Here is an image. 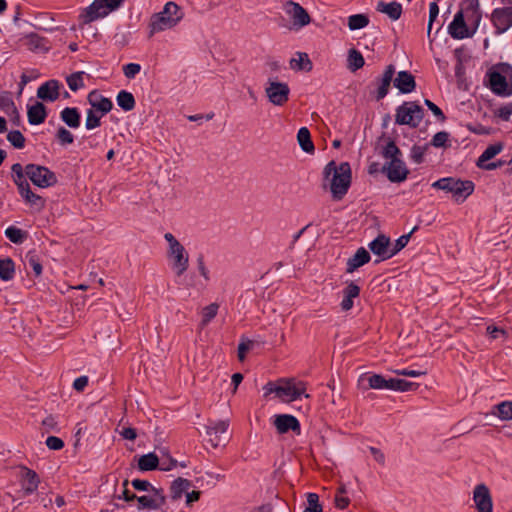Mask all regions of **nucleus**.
Listing matches in <instances>:
<instances>
[{"label": "nucleus", "mask_w": 512, "mask_h": 512, "mask_svg": "<svg viewBox=\"0 0 512 512\" xmlns=\"http://www.w3.org/2000/svg\"><path fill=\"white\" fill-rule=\"evenodd\" d=\"M11 171L13 182L24 201L38 210L44 209L46 200L32 191L27 178L39 188H48L57 183L56 174L49 168L37 164H27L23 167L20 163H15Z\"/></svg>", "instance_id": "nucleus-1"}, {"label": "nucleus", "mask_w": 512, "mask_h": 512, "mask_svg": "<svg viewBox=\"0 0 512 512\" xmlns=\"http://www.w3.org/2000/svg\"><path fill=\"white\" fill-rule=\"evenodd\" d=\"M330 180V191L336 200H341L347 193L351 184V167L349 163L343 162L339 166L334 161L329 162L324 169V176Z\"/></svg>", "instance_id": "nucleus-2"}, {"label": "nucleus", "mask_w": 512, "mask_h": 512, "mask_svg": "<svg viewBox=\"0 0 512 512\" xmlns=\"http://www.w3.org/2000/svg\"><path fill=\"white\" fill-rule=\"evenodd\" d=\"M183 13L175 2L165 4L163 10L151 16L149 22V37L155 33L171 29L182 19Z\"/></svg>", "instance_id": "nucleus-3"}, {"label": "nucleus", "mask_w": 512, "mask_h": 512, "mask_svg": "<svg viewBox=\"0 0 512 512\" xmlns=\"http://www.w3.org/2000/svg\"><path fill=\"white\" fill-rule=\"evenodd\" d=\"M433 188L451 193L455 201H464L474 192L475 185L470 180L453 177L441 178L432 184Z\"/></svg>", "instance_id": "nucleus-4"}, {"label": "nucleus", "mask_w": 512, "mask_h": 512, "mask_svg": "<svg viewBox=\"0 0 512 512\" xmlns=\"http://www.w3.org/2000/svg\"><path fill=\"white\" fill-rule=\"evenodd\" d=\"M498 70H489L487 73L489 88L491 91L502 97L512 95V80H508L506 74L512 73V67L508 64H500Z\"/></svg>", "instance_id": "nucleus-5"}, {"label": "nucleus", "mask_w": 512, "mask_h": 512, "mask_svg": "<svg viewBox=\"0 0 512 512\" xmlns=\"http://www.w3.org/2000/svg\"><path fill=\"white\" fill-rule=\"evenodd\" d=\"M424 118V110L416 101H406L398 106L395 114V123L417 128Z\"/></svg>", "instance_id": "nucleus-6"}, {"label": "nucleus", "mask_w": 512, "mask_h": 512, "mask_svg": "<svg viewBox=\"0 0 512 512\" xmlns=\"http://www.w3.org/2000/svg\"><path fill=\"white\" fill-rule=\"evenodd\" d=\"M307 386L303 381L294 378H283L277 383L275 394L284 402H292L299 399L306 391Z\"/></svg>", "instance_id": "nucleus-7"}, {"label": "nucleus", "mask_w": 512, "mask_h": 512, "mask_svg": "<svg viewBox=\"0 0 512 512\" xmlns=\"http://www.w3.org/2000/svg\"><path fill=\"white\" fill-rule=\"evenodd\" d=\"M458 12L463 14L467 23L471 26L473 31L476 32L482 19V11L480 9L479 1L465 0Z\"/></svg>", "instance_id": "nucleus-8"}, {"label": "nucleus", "mask_w": 512, "mask_h": 512, "mask_svg": "<svg viewBox=\"0 0 512 512\" xmlns=\"http://www.w3.org/2000/svg\"><path fill=\"white\" fill-rule=\"evenodd\" d=\"M448 32L454 39H464L472 37L475 31L467 23L462 13L457 12L453 21L448 26Z\"/></svg>", "instance_id": "nucleus-9"}, {"label": "nucleus", "mask_w": 512, "mask_h": 512, "mask_svg": "<svg viewBox=\"0 0 512 512\" xmlns=\"http://www.w3.org/2000/svg\"><path fill=\"white\" fill-rule=\"evenodd\" d=\"M491 22L497 34L506 32L512 26V7L494 9L491 14Z\"/></svg>", "instance_id": "nucleus-10"}, {"label": "nucleus", "mask_w": 512, "mask_h": 512, "mask_svg": "<svg viewBox=\"0 0 512 512\" xmlns=\"http://www.w3.org/2000/svg\"><path fill=\"white\" fill-rule=\"evenodd\" d=\"M109 13L110 9H108L105 4L100 0H94L93 3L80 14V23L82 25L89 24L99 18L107 16Z\"/></svg>", "instance_id": "nucleus-11"}, {"label": "nucleus", "mask_w": 512, "mask_h": 512, "mask_svg": "<svg viewBox=\"0 0 512 512\" xmlns=\"http://www.w3.org/2000/svg\"><path fill=\"white\" fill-rule=\"evenodd\" d=\"M139 509H159L165 503L163 489L152 488L148 495L137 496Z\"/></svg>", "instance_id": "nucleus-12"}, {"label": "nucleus", "mask_w": 512, "mask_h": 512, "mask_svg": "<svg viewBox=\"0 0 512 512\" xmlns=\"http://www.w3.org/2000/svg\"><path fill=\"white\" fill-rule=\"evenodd\" d=\"M290 89L287 84L270 81L266 94L274 105L282 106L288 101Z\"/></svg>", "instance_id": "nucleus-13"}, {"label": "nucleus", "mask_w": 512, "mask_h": 512, "mask_svg": "<svg viewBox=\"0 0 512 512\" xmlns=\"http://www.w3.org/2000/svg\"><path fill=\"white\" fill-rule=\"evenodd\" d=\"M387 177L391 182H402L407 178L409 173L404 162L400 159H392L383 167Z\"/></svg>", "instance_id": "nucleus-14"}, {"label": "nucleus", "mask_w": 512, "mask_h": 512, "mask_svg": "<svg viewBox=\"0 0 512 512\" xmlns=\"http://www.w3.org/2000/svg\"><path fill=\"white\" fill-rule=\"evenodd\" d=\"M501 150L502 144L500 143L489 145L478 158L477 166L485 170H494L498 167H501L504 164L502 161L488 163V161L499 154Z\"/></svg>", "instance_id": "nucleus-15"}, {"label": "nucleus", "mask_w": 512, "mask_h": 512, "mask_svg": "<svg viewBox=\"0 0 512 512\" xmlns=\"http://www.w3.org/2000/svg\"><path fill=\"white\" fill-rule=\"evenodd\" d=\"M473 500L478 512H492V498L489 489L484 484L475 487Z\"/></svg>", "instance_id": "nucleus-16"}, {"label": "nucleus", "mask_w": 512, "mask_h": 512, "mask_svg": "<svg viewBox=\"0 0 512 512\" xmlns=\"http://www.w3.org/2000/svg\"><path fill=\"white\" fill-rule=\"evenodd\" d=\"M274 425L279 434L293 431L297 435L301 433L300 423L296 417L289 414H281L275 416Z\"/></svg>", "instance_id": "nucleus-17"}, {"label": "nucleus", "mask_w": 512, "mask_h": 512, "mask_svg": "<svg viewBox=\"0 0 512 512\" xmlns=\"http://www.w3.org/2000/svg\"><path fill=\"white\" fill-rule=\"evenodd\" d=\"M394 74H395V67H394V65L390 64L385 68L383 75L380 78L376 79L375 84L377 86V94H376L377 100L383 99L388 94L389 87L393 80Z\"/></svg>", "instance_id": "nucleus-18"}, {"label": "nucleus", "mask_w": 512, "mask_h": 512, "mask_svg": "<svg viewBox=\"0 0 512 512\" xmlns=\"http://www.w3.org/2000/svg\"><path fill=\"white\" fill-rule=\"evenodd\" d=\"M286 6L287 12L290 14L294 25L303 27L310 23L311 18L308 12L300 4L293 1H288Z\"/></svg>", "instance_id": "nucleus-19"}, {"label": "nucleus", "mask_w": 512, "mask_h": 512, "mask_svg": "<svg viewBox=\"0 0 512 512\" xmlns=\"http://www.w3.org/2000/svg\"><path fill=\"white\" fill-rule=\"evenodd\" d=\"M227 429L228 424L224 421H220L216 423L214 426L208 428L207 434L209 436V442L214 448L223 444L227 440Z\"/></svg>", "instance_id": "nucleus-20"}, {"label": "nucleus", "mask_w": 512, "mask_h": 512, "mask_svg": "<svg viewBox=\"0 0 512 512\" xmlns=\"http://www.w3.org/2000/svg\"><path fill=\"white\" fill-rule=\"evenodd\" d=\"M394 86L403 94L411 93L416 88L415 78L408 71H400L394 79Z\"/></svg>", "instance_id": "nucleus-21"}, {"label": "nucleus", "mask_w": 512, "mask_h": 512, "mask_svg": "<svg viewBox=\"0 0 512 512\" xmlns=\"http://www.w3.org/2000/svg\"><path fill=\"white\" fill-rule=\"evenodd\" d=\"M59 82L49 80L42 84L37 90V97L44 101H55L59 98Z\"/></svg>", "instance_id": "nucleus-22"}, {"label": "nucleus", "mask_w": 512, "mask_h": 512, "mask_svg": "<svg viewBox=\"0 0 512 512\" xmlns=\"http://www.w3.org/2000/svg\"><path fill=\"white\" fill-rule=\"evenodd\" d=\"M370 250L383 259L391 258L390 239L381 234L369 244Z\"/></svg>", "instance_id": "nucleus-23"}, {"label": "nucleus", "mask_w": 512, "mask_h": 512, "mask_svg": "<svg viewBox=\"0 0 512 512\" xmlns=\"http://www.w3.org/2000/svg\"><path fill=\"white\" fill-rule=\"evenodd\" d=\"M22 487L27 494L35 492L40 483L37 473L27 467H21Z\"/></svg>", "instance_id": "nucleus-24"}, {"label": "nucleus", "mask_w": 512, "mask_h": 512, "mask_svg": "<svg viewBox=\"0 0 512 512\" xmlns=\"http://www.w3.org/2000/svg\"><path fill=\"white\" fill-rule=\"evenodd\" d=\"M88 100L92 107L100 111L102 115L110 112L113 107V103L109 98L101 96L96 91L89 94Z\"/></svg>", "instance_id": "nucleus-25"}, {"label": "nucleus", "mask_w": 512, "mask_h": 512, "mask_svg": "<svg viewBox=\"0 0 512 512\" xmlns=\"http://www.w3.org/2000/svg\"><path fill=\"white\" fill-rule=\"evenodd\" d=\"M173 257V266L178 274H182L188 266V256L185 254L184 247L180 244L177 248L169 249Z\"/></svg>", "instance_id": "nucleus-26"}, {"label": "nucleus", "mask_w": 512, "mask_h": 512, "mask_svg": "<svg viewBox=\"0 0 512 512\" xmlns=\"http://www.w3.org/2000/svg\"><path fill=\"white\" fill-rule=\"evenodd\" d=\"M28 121L32 125L43 123L47 117L46 107L41 102H36L27 111Z\"/></svg>", "instance_id": "nucleus-27"}, {"label": "nucleus", "mask_w": 512, "mask_h": 512, "mask_svg": "<svg viewBox=\"0 0 512 512\" xmlns=\"http://www.w3.org/2000/svg\"><path fill=\"white\" fill-rule=\"evenodd\" d=\"M376 10L388 15V17L392 20H398L402 15V6L396 1L390 3L380 1L377 4Z\"/></svg>", "instance_id": "nucleus-28"}, {"label": "nucleus", "mask_w": 512, "mask_h": 512, "mask_svg": "<svg viewBox=\"0 0 512 512\" xmlns=\"http://www.w3.org/2000/svg\"><path fill=\"white\" fill-rule=\"evenodd\" d=\"M369 260H370L369 252L365 248L361 247L356 251V253L353 255V257L348 259L347 271L353 272L357 268L368 263Z\"/></svg>", "instance_id": "nucleus-29"}, {"label": "nucleus", "mask_w": 512, "mask_h": 512, "mask_svg": "<svg viewBox=\"0 0 512 512\" xmlns=\"http://www.w3.org/2000/svg\"><path fill=\"white\" fill-rule=\"evenodd\" d=\"M23 45L30 51H38L46 49V40L45 38L39 36L38 34L31 33L26 35L22 39Z\"/></svg>", "instance_id": "nucleus-30"}, {"label": "nucleus", "mask_w": 512, "mask_h": 512, "mask_svg": "<svg viewBox=\"0 0 512 512\" xmlns=\"http://www.w3.org/2000/svg\"><path fill=\"white\" fill-rule=\"evenodd\" d=\"M191 482L184 478H177L171 485V497L174 500L180 499L183 493H187Z\"/></svg>", "instance_id": "nucleus-31"}, {"label": "nucleus", "mask_w": 512, "mask_h": 512, "mask_svg": "<svg viewBox=\"0 0 512 512\" xmlns=\"http://www.w3.org/2000/svg\"><path fill=\"white\" fill-rule=\"evenodd\" d=\"M159 458L155 453H149L139 458L138 468L141 471H151L158 467Z\"/></svg>", "instance_id": "nucleus-32"}, {"label": "nucleus", "mask_w": 512, "mask_h": 512, "mask_svg": "<svg viewBox=\"0 0 512 512\" xmlns=\"http://www.w3.org/2000/svg\"><path fill=\"white\" fill-rule=\"evenodd\" d=\"M61 119L71 128H77L80 125V114L76 108H65L61 112Z\"/></svg>", "instance_id": "nucleus-33"}, {"label": "nucleus", "mask_w": 512, "mask_h": 512, "mask_svg": "<svg viewBox=\"0 0 512 512\" xmlns=\"http://www.w3.org/2000/svg\"><path fill=\"white\" fill-rule=\"evenodd\" d=\"M116 100L119 107H121L124 111L133 110L136 104L135 98L132 95V93L126 90H121L118 93Z\"/></svg>", "instance_id": "nucleus-34"}, {"label": "nucleus", "mask_w": 512, "mask_h": 512, "mask_svg": "<svg viewBox=\"0 0 512 512\" xmlns=\"http://www.w3.org/2000/svg\"><path fill=\"white\" fill-rule=\"evenodd\" d=\"M298 142L301 146V148L308 153H311L314 151V144L311 140V134L308 128L302 127L299 129L297 134Z\"/></svg>", "instance_id": "nucleus-35"}, {"label": "nucleus", "mask_w": 512, "mask_h": 512, "mask_svg": "<svg viewBox=\"0 0 512 512\" xmlns=\"http://www.w3.org/2000/svg\"><path fill=\"white\" fill-rule=\"evenodd\" d=\"M388 383V389L402 392L416 390L419 386L417 383L408 382L403 379H389Z\"/></svg>", "instance_id": "nucleus-36"}, {"label": "nucleus", "mask_w": 512, "mask_h": 512, "mask_svg": "<svg viewBox=\"0 0 512 512\" xmlns=\"http://www.w3.org/2000/svg\"><path fill=\"white\" fill-rule=\"evenodd\" d=\"M364 64L365 60L362 54L356 49H351L348 54V68L355 72L361 69Z\"/></svg>", "instance_id": "nucleus-37"}, {"label": "nucleus", "mask_w": 512, "mask_h": 512, "mask_svg": "<svg viewBox=\"0 0 512 512\" xmlns=\"http://www.w3.org/2000/svg\"><path fill=\"white\" fill-rule=\"evenodd\" d=\"M298 58H293L290 61L292 69L310 71L312 69V62L306 53H297Z\"/></svg>", "instance_id": "nucleus-38"}, {"label": "nucleus", "mask_w": 512, "mask_h": 512, "mask_svg": "<svg viewBox=\"0 0 512 512\" xmlns=\"http://www.w3.org/2000/svg\"><path fill=\"white\" fill-rule=\"evenodd\" d=\"M493 414L502 420L512 419V401H503L494 407Z\"/></svg>", "instance_id": "nucleus-39"}, {"label": "nucleus", "mask_w": 512, "mask_h": 512, "mask_svg": "<svg viewBox=\"0 0 512 512\" xmlns=\"http://www.w3.org/2000/svg\"><path fill=\"white\" fill-rule=\"evenodd\" d=\"M15 273L14 262L10 259L0 260V278L8 281L13 278Z\"/></svg>", "instance_id": "nucleus-40"}, {"label": "nucleus", "mask_w": 512, "mask_h": 512, "mask_svg": "<svg viewBox=\"0 0 512 512\" xmlns=\"http://www.w3.org/2000/svg\"><path fill=\"white\" fill-rule=\"evenodd\" d=\"M381 155L385 159L391 161L392 159L399 158L401 155V151L393 140H389L387 144L383 147Z\"/></svg>", "instance_id": "nucleus-41"}, {"label": "nucleus", "mask_w": 512, "mask_h": 512, "mask_svg": "<svg viewBox=\"0 0 512 512\" xmlns=\"http://www.w3.org/2000/svg\"><path fill=\"white\" fill-rule=\"evenodd\" d=\"M369 19L363 14H355L349 17L348 26L351 30L364 28L368 25Z\"/></svg>", "instance_id": "nucleus-42"}, {"label": "nucleus", "mask_w": 512, "mask_h": 512, "mask_svg": "<svg viewBox=\"0 0 512 512\" xmlns=\"http://www.w3.org/2000/svg\"><path fill=\"white\" fill-rule=\"evenodd\" d=\"M7 140L17 149L25 147L26 139L19 130L10 131L7 134Z\"/></svg>", "instance_id": "nucleus-43"}, {"label": "nucleus", "mask_w": 512, "mask_h": 512, "mask_svg": "<svg viewBox=\"0 0 512 512\" xmlns=\"http://www.w3.org/2000/svg\"><path fill=\"white\" fill-rule=\"evenodd\" d=\"M307 504L308 506L305 508L303 512H322L323 508L319 502V496L316 493H308L307 494Z\"/></svg>", "instance_id": "nucleus-44"}, {"label": "nucleus", "mask_w": 512, "mask_h": 512, "mask_svg": "<svg viewBox=\"0 0 512 512\" xmlns=\"http://www.w3.org/2000/svg\"><path fill=\"white\" fill-rule=\"evenodd\" d=\"M218 308L217 303H212L202 309V326L207 325L217 315Z\"/></svg>", "instance_id": "nucleus-45"}, {"label": "nucleus", "mask_w": 512, "mask_h": 512, "mask_svg": "<svg viewBox=\"0 0 512 512\" xmlns=\"http://www.w3.org/2000/svg\"><path fill=\"white\" fill-rule=\"evenodd\" d=\"M83 74V72H76L67 77V84L72 91H77L84 86Z\"/></svg>", "instance_id": "nucleus-46"}, {"label": "nucleus", "mask_w": 512, "mask_h": 512, "mask_svg": "<svg viewBox=\"0 0 512 512\" xmlns=\"http://www.w3.org/2000/svg\"><path fill=\"white\" fill-rule=\"evenodd\" d=\"M5 234L7 238L16 244L22 243L25 238V233L14 226H10L6 229Z\"/></svg>", "instance_id": "nucleus-47"}, {"label": "nucleus", "mask_w": 512, "mask_h": 512, "mask_svg": "<svg viewBox=\"0 0 512 512\" xmlns=\"http://www.w3.org/2000/svg\"><path fill=\"white\" fill-rule=\"evenodd\" d=\"M360 290H347L342 302L341 308L343 311H349L354 304V299L359 297Z\"/></svg>", "instance_id": "nucleus-48"}, {"label": "nucleus", "mask_w": 512, "mask_h": 512, "mask_svg": "<svg viewBox=\"0 0 512 512\" xmlns=\"http://www.w3.org/2000/svg\"><path fill=\"white\" fill-rule=\"evenodd\" d=\"M369 387L373 389H388V380H386L383 376L374 374L368 379Z\"/></svg>", "instance_id": "nucleus-49"}, {"label": "nucleus", "mask_w": 512, "mask_h": 512, "mask_svg": "<svg viewBox=\"0 0 512 512\" xmlns=\"http://www.w3.org/2000/svg\"><path fill=\"white\" fill-rule=\"evenodd\" d=\"M103 115H98L94 110L90 109L87 112V118H86V128L87 129H94L96 127H99L101 122L100 119Z\"/></svg>", "instance_id": "nucleus-50"}, {"label": "nucleus", "mask_w": 512, "mask_h": 512, "mask_svg": "<svg viewBox=\"0 0 512 512\" xmlns=\"http://www.w3.org/2000/svg\"><path fill=\"white\" fill-rule=\"evenodd\" d=\"M409 239L410 234L402 235L400 238H398L393 247H390L391 257L402 250L408 244Z\"/></svg>", "instance_id": "nucleus-51"}, {"label": "nucleus", "mask_w": 512, "mask_h": 512, "mask_svg": "<svg viewBox=\"0 0 512 512\" xmlns=\"http://www.w3.org/2000/svg\"><path fill=\"white\" fill-rule=\"evenodd\" d=\"M141 70V66L137 63H129L123 67V73L128 79L134 78Z\"/></svg>", "instance_id": "nucleus-52"}, {"label": "nucleus", "mask_w": 512, "mask_h": 512, "mask_svg": "<svg viewBox=\"0 0 512 512\" xmlns=\"http://www.w3.org/2000/svg\"><path fill=\"white\" fill-rule=\"evenodd\" d=\"M448 138L449 134L445 131H441L433 136L431 143L434 147H444Z\"/></svg>", "instance_id": "nucleus-53"}, {"label": "nucleus", "mask_w": 512, "mask_h": 512, "mask_svg": "<svg viewBox=\"0 0 512 512\" xmlns=\"http://www.w3.org/2000/svg\"><path fill=\"white\" fill-rule=\"evenodd\" d=\"M57 137L62 144H71L74 141L72 133L64 127L58 129Z\"/></svg>", "instance_id": "nucleus-54"}, {"label": "nucleus", "mask_w": 512, "mask_h": 512, "mask_svg": "<svg viewBox=\"0 0 512 512\" xmlns=\"http://www.w3.org/2000/svg\"><path fill=\"white\" fill-rule=\"evenodd\" d=\"M425 105L429 108V110L432 111V113L437 117V119L440 122H444L446 120L445 114L443 113V111L435 103H433L429 99H426L425 100Z\"/></svg>", "instance_id": "nucleus-55"}, {"label": "nucleus", "mask_w": 512, "mask_h": 512, "mask_svg": "<svg viewBox=\"0 0 512 512\" xmlns=\"http://www.w3.org/2000/svg\"><path fill=\"white\" fill-rule=\"evenodd\" d=\"M496 115L503 121H509L512 115V103L501 106L496 111Z\"/></svg>", "instance_id": "nucleus-56"}, {"label": "nucleus", "mask_w": 512, "mask_h": 512, "mask_svg": "<svg viewBox=\"0 0 512 512\" xmlns=\"http://www.w3.org/2000/svg\"><path fill=\"white\" fill-rule=\"evenodd\" d=\"M439 14V6L436 2H431L429 5V24H428V34H430L432 23L437 18Z\"/></svg>", "instance_id": "nucleus-57"}, {"label": "nucleus", "mask_w": 512, "mask_h": 512, "mask_svg": "<svg viewBox=\"0 0 512 512\" xmlns=\"http://www.w3.org/2000/svg\"><path fill=\"white\" fill-rule=\"evenodd\" d=\"M253 342L248 340L247 342H241L238 346V360L243 362L246 358V353L251 349Z\"/></svg>", "instance_id": "nucleus-58"}, {"label": "nucleus", "mask_w": 512, "mask_h": 512, "mask_svg": "<svg viewBox=\"0 0 512 512\" xmlns=\"http://www.w3.org/2000/svg\"><path fill=\"white\" fill-rule=\"evenodd\" d=\"M46 445L49 449L52 450H60L64 447V442L62 439L55 437V436H49L46 440Z\"/></svg>", "instance_id": "nucleus-59"}, {"label": "nucleus", "mask_w": 512, "mask_h": 512, "mask_svg": "<svg viewBox=\"0 0 512 512\" xmlns=\"http://www.w3.org/2000/svg\"><path fill=\"white\" fill-rule=\"evenodd\" d=\"M132 486L134 489L136 490H139V491H151L152 488H154L150 482L146 481V480H140V479H134L132 482H131Z\"/></svg>", "instance_id": "nucleus-60"}, {"label": "nucleus", "mask_w": 512, "mask_h": 512, "mask_svg": "<svg viewBox=\"0 0 512 512\" xmlns=\"http://www.w3.org/2000/svg\"><path fill=\"white\" fill-rule=\"evenodd\" d=\"M334 504L338 509H345L350 504V499L346 495L335 494Z\"/></svg>", "instance_id": "nucleus-61"}, {"label": "nucleus", "mask_w": 512, "mask_h": 512, "mask_svg": "<svg viewBox=\"0 0 512 512\" xmlns=\"http://www.w3.org/2000/svg\"><path fill=\"white\" fill-rule=\"evenodd\" d=\"M88 382H89V380H88L87 376L78 377L73 382V388L77 392H82L86 388V386L88 385Z\"/></svg>", "instance_id": "nucleus-62"}, {"label": "nucleus", "mask_w": 512, "mask_h": 512, "mask_svg": "<svg viewBox=\"0 0 512 512\" xmlns=\"http://www.w3.org/2000/svg\"><path fill=\"white\" fill-rule=\"evenodd\" d=\"M120 434L124 439H128L131 441L135 440L137 437L136 429L131 428V427L123 428V430L120 432Z\"/></svg>", "instance_id": "nucleus-63"}, {"label": "nucleus", "mask_w": 512, "mask_h": 512, "mask_svg": "<svg viewBox=\"0 0 512 512\" xmlns=\"http://www.w3.org/2000/svg\"><path fill=\"white\" fill-rule=\"evenodd\" d=\"M424 153L421 149V147H413L411 157L416 163H421L423 161Z\"/></svg>", "instance_id": "nucleus-64"}]
</instances>
